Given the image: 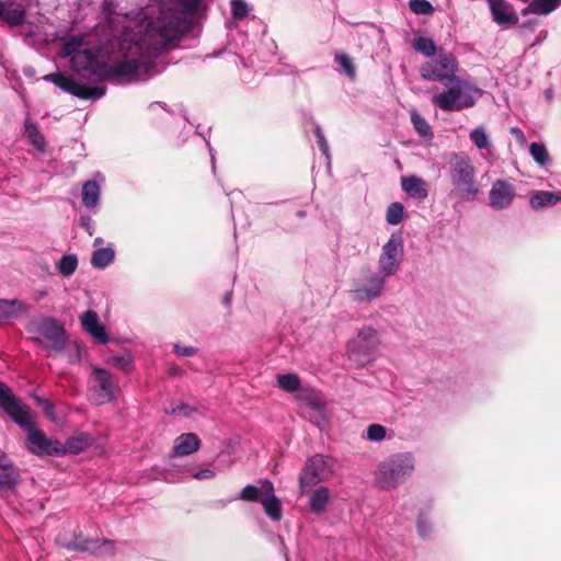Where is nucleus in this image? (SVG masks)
<instances>
[{
	"label": "nucleus",
	"instance_id": "f257e3e1",
	"mask_svg": "<svg viewBox=\"0 0 561 561\" xmlns=\"http://www.w3.org/2000/svg\"><path fill=\"white\" fill-rule=\"evenodd\" d=\"M201 2L170 0L160 7L157 18L146 16L137 30L128 26L118 39L123 59L112 66H106L96 47L89 46V36L85 34L60 37L64 42L60 55L71 57L72 69L83 79L116 77L129 81L145 80L152 59L190 31Z\"/></svg>",
	"mask_w": 561,
	"mask_h": 561
},
{
	"label": "nucleus",
	"instance_id": "f03ea898",
	"mask_svg": "<svg viewBox=\"0 0 561 561\" xmlns=\"http://www.w3.org/2000/svg\"><path fill=\"white\" fill-rule=\"evenodd\" d=\"M0 408L27 433L26 447L37 456L61 455L65 447L58 442L46 437V435L35 426L34 417L28 405L22 403L11 391V389L0 381Z\"/></svg>",
	"mask_w": 561,
	"mask_h": 561
},
{
	"label": "nucleus",
	"instance_id": "7ed1b4c3",
	"mask_svg": "<svg viewBox=\"0 0 561 561\" xmlns=\"http://www.w3.org/2000/svg\"><path fill=\"white\" fill-rule=\"evenodd\" d=\"M448 175L453 194L461 201L472 202L479 195L476 168L468 153L459 151L448 156Z\"/></svg>",
	"mask_w": 561,
	"mask_h": 561
},
{
	"label": "nucleus",
	"instance_id": "20e7f679",
	"mask_svg": "<svg viewBox=\"0 0 561 561\" xmlns=\"http://www.w3.org/2000/svg\"><path fill=\"white\" fill-rule=\"evenodd\" d=\"M415 465V457L410 451L392 454L378 465L375 481L382 490L396 489L412 477Z\"/></svg>",
	"mask_w": 561,
	"mask_h": 561
},
{
	"label": "nucleus",
	"instance_id": "39448f33",
	"mask_svg": "<svg viewBox=\"0 0 561 561\" xmlns=\"http://www.w3.org/2000/svg\"><path fill=\"white\" fill-rule=\"evenodd\" d=\"M446 90L432 96V103L444 112H458L472 107L482 95V90L471 85L468 81L457 78Z\"/></svg>",
	"mask_w": 561,
	"mask_h": 561
},
{
	"label": "nucleus",
	"instance_id": "423d86ee",
	"mask_svg": "<svg viewBox=\"0 0 561 561\" xmlns=\"http://www.w3.org/2000/svg\"><path fill=\"white\" fill-rule=\"evenodd\" d=\"M27 331L32 333V340L49 354L60 353L67 344L64 325L53 318L44 317L31 321Z\"/></svg>",
	"mask_w": 561,
	"mask_h": 561
},
{
	"label": "nucleus",
	"instance_id": "0eeeda50",
	"mask_svg": "<svg viewBox=\"0 0 561 561\" xmlns=\"http://www.w3.org/2000/svg\"><path fill=\"white\" fill-rule=\"evenodd\" d=\"M333 458L317 454L308 458L300 474L299 488L301 493L308 492L313 485L329 480L334 473Z\"/></svg>",
	"mask_w": 561,
	"mask_h": 561
},
{
	"label": "nucleus",
	"instance_id": "6e6552de",
	"mask_svg": "<svg viewBox=\"0 0 561 561\" xmlns=\"http://www.w3.org/2000/svg\"><path fill=\"white\" fill-rule=\"evenodd\" d=\"M458 61L451 53H439L435 59L425 61L420 67V75L424 80L437 81L445 85L457 78Z\"/></svg>",
	"mask_w": 561,
	"mask_h": 561
},
{
	"label": "nucleus",
	"instance_id": "1a4fd4ad",
	"mask_svg": "<svg viewBox=\"0 0 561 561\" xmlns=\"http://www.w3.org/2000/svg\"><path fill=\"white\" fill-rule=\"evenodd\" d=\"M379 345L377 331L371 327L363 328L347 344L351 359L359 366L368 365L374 360L375 352Z\"/></svg>",
	"mask_w": 561,
	"mask_h": 561
},
{
	"label": "nucleus",
	"instance_id": "9d476101",
	"mask_svg": "<svg viewBox=\"0 0 561 561\" xmlns=\"http://www.w3.org/2000/svg\"><path fill=\"white\" fill-rule=\"evenodd\" d=\"M385 285L386 277L378 272L366 271L360 278L353 282L350 296L358 304L370 302L381 296Z\"/></svg>",
	"mask_w": 561,
	"mask_h": 561
},
{
	"label": "nucleus",
	"instance_id": "9b49d317",
	"mask_svg": "<svg viewBox=\"0 0 561 561\" xmlns=\"http://www.w3.org/2000/svg\"><path fill=\"white\" fill-rule=\"evenodd\" d=\"M403 252L402 237L396 233L391 234L381 249L378 260V273L386 278L394 275L400 268Z\"/></svg>",
	"mask_w": 561,
	"mask_h": 561
},
{
	"label": "nucleus",
	"instance_id": "f8f14e48",
	"mask_svg": "<svg viewBox=\"0 0 561 561\" xmlns=\"http://www.w3.org/2000/svg\"><path fill=\"white\" fill-rule=\"evenodd\" d=\"M115 382L110 371L93 367L89 378V396L95 404H104L114 399Z\"/></svg>",
	"mask_w": 561,
	"mask_h": 561
},
{
	"label": "nucleus",
	"instance_id": "ddd939ff",
	"mask_svg": "<svg viewBox=\"0 0 561 561\" xmlns=\"http://www.w3.org/2000/svg\"><path fill=\"white\" fill-rule=\"evenodd\" d=\"M44 79L46 81L53 82L61 90L72 94L75 96H78L80 99L96 100V99L102 98L106 92L105 87L90 88L87 85H81V84L77 83L75 80H72L59 72L46 75L44 77Z\"/></svg>",
	"mask_w": 561,
	"mask_h": 561
},
{
	"label": "nucleus",
	"instance_id": "4468645a",
	"mask_svg": "<svg viewBox=\"0 0 561 561\" xmlns=\"http://www.w3.org/2000/svg\"><path fill=\"white\" fill-rule=\"evenodd\" d=\"M516 195L515 187L505 180H496L489 193L490 206L494 209L507 208Z\"/></svg>",
	"mask_w": 561,
	"mask_h": 561
},
{
	"label": "nucleus",
	"instance_id": "2eb2a0df",
	"mask_svg": "<svg viewBox=\"0 0 561 561\" xmlns=\"http://www.w3.org/2000/svg\"><path fill=\"white\" fill-rule=\"evenodd\" d=\"M493 20L502 26H512L518 23V15L514 8L504 0H488Z\"/></svg>",
	"mask_w": 561,
	"mask_h": 561
},
{
	"label": "nucleus",
	"instance_id": "dca6fc26",
	"mask_svg": "<svg viewBox=\"0 0 561 561\" xmlns=\"http://www.w3.org/2000/svg\"><path fill=\"white\" fill-rule=\"evenodd\" d=\"M80 322L85 332L93 336L99 343L106 344L110 340L105 327L100 323L99 316L93 310H88L80 317Z\"/></svg>",
	"mask_w": 561,
	"mask_h": 561
},
{
	"label": "nucleus",
	"instance_id": "f3484780",
	"mask_svg": "<svg viewBox=\"0 0 561 561\" xmlns=\"http://www.w3.org/2000/svg\"><path fill=\"white\" fill-rule=\"evenodd\" d=\"M25 18L26 9L23 5L14 4L11 0H0V20L10 26H19Z\"/></svg>",
	"mask_w": 561,
	"mask_h": 561
},
{
	"label": "nucleus",
	"instance_id": "a211bd4d",
	"mask_svg": "<svg viewBox=\"0 0 561 561\" xmlns=\"http://www.w3.org/2000/svg\"><path fill=\"white\" fill-rule=\"evenodd\" d=\"M264 496L261 499V503L264 507L266 515L273 520H279L282 518V504L280 501L274 494V486L270 480L263 481Z\"/></svg>",
	"mask_w": 561,
	"mask_h": 561
},
{
	"label": "nucleus",
	"instance_id": "6ab92c4d",
	"mask_svg": "<svg viewBox=\"0 0 561 561\" xmlns=\"http://www.w3.org/2000/svg\"><path fill=\"white\" fill-rule=\"evenodd\" d=\"M201 447V440L194 433H184L174 439L172 456L184 457L197 451Z\"/></svg>",
	"mask_w": 561,
	"mask_h": 561
},
{
	"label": "nucleus",
	"instance_id": "aec40b11",
	"mask_svg": "<svg viewBox=\"0 0 561 561\" xmlns=\"http://www.w3.org/2000/svg\"><path fill=\"white\" fill-rule=\"evenodd\" d=\"M30 307L20 299H0V322L19 319Z\"/></svg>",
	"mask_w": 561,
	"mask_h": 561
},
{
	"label": "nucleus",
	"instance_id": "412c9836",
	"mask_svg": "<svg viewBox=\"0 0 561 561\" xmlns=\"http://www.w3.org/2000/svg\"><path fill=\"white\" fill-rule=\"evenodd\" d=\"M402 190L411 197L424 199L428 195L426 182L417 176L402 178Z\"/></svg>",
	"mask_w": 561,
	"mask_h": 561
},
{
	"label": "nucleus",
	"instance_id": "4be33fe9",
	"mask_svg": "<svg viewBox=\"0 0 561 561\" xmlns=\"http://www.w3.org/2000/svg\"><path fill=\"white\" fill-rule=\"evenodd\" d=\"M561 202V192L538 191L530 197V206L541 209L554 206Z\"/></svg>",
	"mask_w": 561,
	"mask_h": 561
},
{
	"label": "nucleus",
	"instance_id": "5701e85b",
	"mask_svg": "<svg viewBox=\"0 0 561 561\" xmlns=\"http://www.w3.org/2000/svg\"><path fill=\"white\" fill-rule=\"evenodd\" d=\"M560 4L561 0H533L528 7L522 11V14L547 15L554 11Z\"/></svg>",
	"mask_w": 561,
	"mask_h": 561
},
{
	"label": "nucleus",
	"instance_id": "b1692460",
	"mask_svg": "<svg viewBox=\"0 0 561 561\" xmlns=\"http://www.w3.org/2000/svg\"><path fill=\"white\" fill-rule=\"evenodd\" d=\"M298 400L306 407L321 413L324 409V401L319 392L313 389H301L298 393Z\"/></svg>",
	"mask_w": 561,
	"mask_h": 561
},
{
	"label": "nucleus",
	"instance_id": "393cba45",
	"mask_svg": "<svg viewBox=\"0 0 561 561\" xmlns=\"http://www.w3.org/2000/svg\"><path fill=\"white\" fill-rule=\"evenodd\" d=\"M330 501V492L327 486L316 489L309 501V507L312 513L320 514L324 511Z\"/></svg>",
	"mask_w": 561,
	"mask_h": 561
},
{
	"label": "nucleus",
	"instance_id": "a878e982",
	"mask_svg": "<svg viewBox=\"0 0 561 561\" xmlns=\"http://www.w3.org/2000/svg\"><path fill=\"white\" fill-rule=\"evenodd\" d=\"M100 199V186L95 181H87L82 186V203L85 207L96 206Z\"/></svg>",
	"mask_w": 561,
	"mask_h": 561
},
{
	"label": "nucleus",
	"instance_id": "bb28decb",
	"mask_svg": "<svg viewBox=\"0 0 561 561\" xmlns=\"http://www.w3.org/2000/svg\"><path fill=\"white\" fill-rule=\"evenodd\" d=\"M115 256V252L112 248H100L92 253L91 264L98 268H104L108 266Z\"/></svg>",
	"mask_w": 561,
	"mask_h": 561
},
{
	"label": "nucleus",
	"instance_id": "cd10ccee",
	"mask_svg": "<svg viewBox=\"0 0 561 561\" xmlns=\"http://www.w3.org/2000/svg\"><path fill=\"white\" fill-rule=\"evenodd\" d=\"M73 548L79 550H89L94 554L105 556L111 554L113 551V542L110 540H91L87 541L83 546H75Z\"/></svg>",
	"mask_w": 561,
	"mask_h": 561
},
{
	"label": "nucleus",
	"instance_id": "c85d7f7f",
	"mask_svg": "<svg viewBox=\"0 0 561 561\" xmlns=\"http://www.w3.org/2000/svg\"><path fill=\"white\" fill-rule=\"evenodd\" d=\"M412 47L425 57H433L437 51L434 41L424 36L414 37L412 41Z\"/></svg>",
	"mask_w": 561,
	"mask_h": 561
},
{
	"label": "nucleus",
	"instance_id": "c756f323",
	"mask_svg": "<svg viewBox=\"0 0 561 561\" xmlns=\"http://www.w3.org/2000/svg\"><path fill=\"white\" fill-rule=\"evenodd\" d=\"M24 134L27 137L28 141L37 150H39L42 152L45 150L46 144H45V139H44L43 135L39 133L37 127L28 121L25 122Z\"/></svg>",
	"mask_w": 561,
	"mask_h": 561
},
{
	"label": "nucleus",
	"instance_id": "7c9ffc66",
	"mask_svg": "<svg viewBox=\"0 0 561 561\" xmlns=\"http://www.w3.org/2000/svg\"><path fill=\"white\" fill-rule=\"evenodd\" d=\"M1 469L2 472H0V492L7 489H11L16 483L19 478L18 472L10 461L8 467Z\"/></svg>",
	"mask_w": 561,
	"mask_h": 561
},
{
	"label": "nucleus",
	"instance_id": "2f4dec72",
	"mask_svg": "<svg viewBox=\"0 0 561 561\" xmlns=\"http://www.w3.org/2000/svg\"><path fill=\"white\" fill-rule=\"evenodd\" d=\"M277 385L287 392H295L300 389V380L296 374H284L277 377Z\"/></svg>",
	"mask_w": 561,
	"mask_h": 561
},
{
	"label": "nucleus",
	"instance_id": "473e14b6",
	"mask_svg": "<svg viewBox=\"0 0 561 561\" xmlns=\"http://www.w3.org/2000/svg\"><path fill=\"white\" fill-rule=\"evenodd\" d=\"M470 140L474 144V146L482 150V149H490L491 148V140L483 127H477L470 131Z\"/></svg>",
	"mask_w": 561,
	"mask_h": 561
},
{
	"label": "nucleus",
	"instance_id": "72a5a7b5",
	"mask_svg": "<svg viewBox=\"0 0 561 561\" xmlns=\"http://www.w3.org/2000/svg\"><path fill=\"white\" fill-rule=\"evenodd\" d=\"M58 271L66 277L71 276L78 267V259L73 254L61 256L58 263Z\"/></svg>",
	"mask_w": 561,
	"mask_h": 561
},
{
	"label": "nucleus",
	"instance_id": "f704fd0d",
	"mask_svg": "<svg viewBox=\"0 0 561 561\" xmlns=\"http://www.w3.org/2000/svg\"><path fill=\"white\" fill-rule=\"evenodd\" d=\"M264 496L263 492V481L261 482L260 486L249 484L245 488L242 489L240 492L239 499L244 501H261V499Z\"/></svg>",
	"mask_w": 561,
	"mask_h": 561
},
{
	"label": "nucleus",
	"instance_id": "c9c22d12",
	"mask_svg": "<svg viewBox=\"0 0 561 561\" xmlns=\"http://www.w3.org/2000/svg\"><path fill=\"white\" fill-rule=\"evenodd\" d=\"M533 159L539 164L545 165L548 162L549 154L543 144L533 142L529 147Z\"/></svg>",
	"mask_w": 561,
	"mask_h": 561
},
{
	"label": "nucleus",
	"instance_id": "e433bc0d",
	"mask_svg": "<svg viewBox=\"0 0 561 561\" xmlns=\"http://www.w3.org/2000/svg\"><path fill=\"white\" fill-rule=\"evenodd\" d=\"M91 444V438L88 435L80 436V437H72L67 440L66 448L73 453L78 454L89 447Z\"/></svg>",
	"mask_w": 561,
	"mask_h": 561
},
{
	"label": "nucleus",
	"instance_id": "4c0bfd02",
	"mask_svg": "<svg viewBox=\"0 0 561 561\" xmlns=\"http://www.w3.org/2000/svg\"><path fill=\"white\" fill-rule=\"evenodd\" d=\"M404 208L400 203H392L387 209L386 219L390 225H398L403 217Z\"/></svg>",
	"mask_w": 561,
	"mask_h": 561
},
{
	"label": "nucleus",
	"instance_id": "58836bf2",
	"mask_svg": "<svg viewBox=\"0 0 561 561\" xmlns=\"http://www.w3.org/2000/svg\"><path fill=\"white\" fill-rule=\"evenodd\" d=\"M106 363L121 370L127 371L133 365V358L129 354H123L108 357Z\"/></svg>",
	"mask_w": 561,
	"mask_h": 561
},
{
	"label": "nucleus",
	"instance_id": "ea45409f",
	"mask_svg": "<svg viewBox=\"0 0 561 561\" xmlns=\"http://www.w3.org/2000/svg\"><path fill=\"white\" fill-rule=\"evenodd\" d=\"M409 8L415 14L427 15L434 12L433 5L427 0H410Z\"/></svg>",
	"mask_w": 561,
	"mask_h": 561
},
{
	"label": "nucleus",
	"instance_id": "a19ab883",
	"mask_svg": "<svg viewBox=\"0 0 561 561\" xmlns=\"http://www.w3.org/2000/svg\"><path fill=\"white\" fill-rule=\"evenodd\" d=\"M335 61L341 68H343L345 75L353 79L355 77V67L352 59L344 53H337L335 55Z\"/></svg>",
	"mask_w": 561,
	"mask_h": 561
},
{
	"label": "nucleus",
	"instance_id": "79ce46f5",
	"mask_svg": "<svg viewBox=\"0 0 561 561\" xmlns=\"http://www.w3.org/2000/svg\"><path fill=\"white\" fill-rule=\"evenodd\" d=\"M411 121L413 123L414 128L421 136L426 137L431 135V126L417 113H412Z\"/></svg>",
	"mask_w": 561,
	"mask_h": 561
},
{
	"label": "nucleus",
	"instance_id": "37998d69",
	"mask_svg": "<svg viewBox=\"0 0 561 561\" xmlns=\"http://www.w3.org/2000/svg\"><path fill=\"white\" fill-rule=\"evenodd\" d=\"M367 439L381 442L386 437V428L380 424H370L366 431Z\"/></svg>",
	"mask_w": 561,
	"mask_h": 561
},
{
	"label": "nucleus",
	"instance_id": "c03bdc74",
	"mask_svg": "<svg viewBox=\"0 0 561 561\" xmlns=\"http://www.w3.org/2000/svg\"><path fill=\"white\" fill-rule=\"evenodd\" d=\"M248 5L243 0H232L231 1V13L234 19H243L248 15Z\"/></svg>",
	"mask_w": 561,
	"mask_h": 561
},
{
	"label": "nucleus",
	"instance_id": "a18cd8bd",
	"mask_svg": "<svg viewBox=\"0 0 561 561\" xmlns=\"http://www.w3.org/2000/svg\"><path fill=\"white\" fill-rule=\"evenodd\" d=\"M314 134H316L318 145H319L321 151L327 157V159H330L329 146H328L327 139H325L320 126H316Z\"/></svg>",
	"mask_w": 561,
	"mask_h": 561
},
{
	"label": "nucleus",
	"instance_id": "49530a36",
	"mask_svg": "<svg viewBox=\"0 0 561 561\" xmlns=\"http://www.w3.org/2000/svg\"><path fill=\"white\" fill-rule=\"evenodd\" d=\"M173 351L176 355L182 357H190L197 353V348L193 346H182L180 344H175L173 346Z\"/></svg>",
	"mask_w": 561,
	"mask_h": 561
},
{
	"label": "nucleus",
	"instance_id": "de8ad7c7",
	"mask_svg": "<svg viewBox=\"0 0 561 561\" xmlns=\"http://www.w3.org/2000/svg\"><path fill=\"white\" fill-rule=\"evenodd\" d=\"M34 399H35L36 403L43 408L46 416L49 417L50 420H53L54 404L51 402H49L48 400L43 399L37 396H35Z\"/></svg>",
	"mask_w": 561,
	"mask_h": 561
},
{
	"label": "nucleus",
	"instance_id": "09e8293b",
	"mask_svg": "<svg viewBox=\"0 0 561 561\" xmlns=\"http://www.w3.org/2000/svg\"><path fill=\"white\" fill-rule=\"evenodd\" d=\"M417 531L421 537H426L430 533V528L427 526L426 519L424 515H420L417 519Z\"/></svg>",
	"mask_w": 561,
	"mask_h": 561
},
{
	"label": "nucleus",
	"instance_id": "8fccbe9b",
	"mask_svg": "<svg viewBox=\"0 0 561 561\" xmlns=\"http://www.w3.org/2000/svg\"><path fill=\"white\" fill-rule=\"evenodd\" d=\"M215 477V471L210 469H202L193 474L196 480H210Z\"/></svg>",
	"mask_w": 561,
	"mask_h": 561
},
{
	"label": "nucleus",
	"instance_id": "3c124183",
	"mask_svg": "<svg viewBox=\"0 0 561 561\" xmlns=\"http://www.w3.org/2000/svg\"><path fill=\"white\" fill-rule=\"evenodd\" d=\"M511 133L517 138V140L522 145L526 144V137H525L524 133L518 127H513L511 129Z\"/></svg>",
	"mask_w": 561,
	"mask_h": 561
},
{
	"label": "nucleus",
	"instance_id": "603ef678",
	"mask_svg": "<svg viewBox=\"0 0 561 561\" xmlns=\"http://www.w3.org/2000/svg\"><path fill=\"white\" fill-rule=\"evenodd\" d=\"M172 413L188 415V407L185 404H180L173 408Z\"/></svg>",
	"mask_w": 561,
	"mask_h": 561
},
{
	"label": "nucleus",
	"instance_id": "864d4df0",
	"mask_svg": "<svg viewBox=\"0 0 561 561\" xmlns=\"http://www.w3.org/2000/svg\"><path fill=\"white\" fill-rule=\"evenodd\" d=\"M9 466L8 456L0 450V468H5Z\"/></svg>",
	"mask_w": 561,
	"mask_h": 561
},
{
	"label": "nucleus",
	"instance_id": "5fc2aeb1",
	"mask_svg": "<svg viewBox=\"0 0 561 561\" xmlns=\"http://www.w3.org/2000/svg\"><path fill=\"white\" fill-rule=\"evenodd\" d=\"M182 374V370L179 367H173L170 369V375L172 376H180Z\"/></svg>",
	"mask_w": 561,
	"mask_h": 561
},
{
	"label": "nucleus",
	"instance_id": "6e6d98bb",
	"mask_svg": "<svg viewBox=\"0 0 561 561\" xmlns=\"http://www.w3.org/2000/svg\"><path fill=\"white\" fill-rule=\"evenodd\" d=\"M545 96L548 101H551L553 99V91L551 89L546 90Z\"/></svg>",
	"mask_w": 561,
	"mask_h": 561
},
{
	"label": "nucleus",
	"instance_id": "4d7b16f0",
	"mask_svg": "<svg viewBox=\"0 0 561 561\" xmlns=\"http://www.w3.org/2000/svg\"><path fill=\"white\" fill-rule=\"evenodd\" d=\"M102 242H103V240H102L101 238H96V239L94 240V245H99V244H101Z\"/></svg>",
	"mask_w": 561,
	"mask_h": 561
},
{
	"label": "nucleus",
	"instance_id": "13d9d810",
	"mask_svg": "<svg viewBox=\"0 0 561 561\" xmlns=\"http://www.w3.org/2000/svg\"><path fill=\"white\" fill-rule=\"evenodd\" d=\"M77 360H79V354L78 353H77V355L75 357L70 358V363H75Z\"/></svg>",
	"mask_w": 561,
	"mask_h": 561
}]
</instances>
